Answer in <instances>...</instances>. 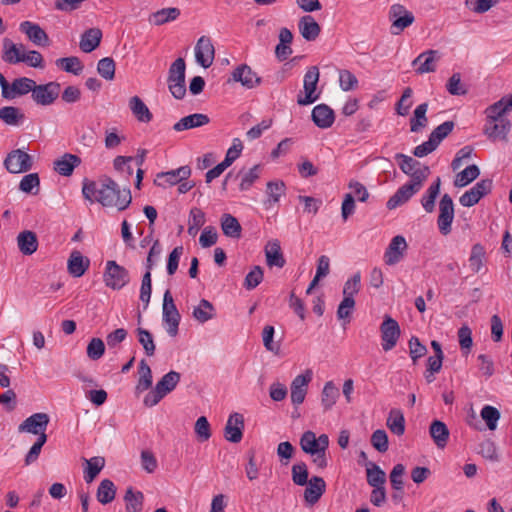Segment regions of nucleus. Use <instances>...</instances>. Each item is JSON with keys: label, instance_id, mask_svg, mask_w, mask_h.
Wrapping results in <instances>:
<instances>
[{"label": "nucleus", "instance_id": "72a5a7b5", "mask_svg": "<svg viewBox=\"0 0 512 512\" xmlns=\"http://www.w3.org/2000/svg\"><path fill=\"white\" fill-rule=\"evenodd\" d=\"M101 39V30L99 28H90L82 34L79 47L83 52L90 53L100 45Z\"/></svg>", "mask_w": 512, "mask_h": 512}, {"label": "nucleus", "instance_id": "423d86ee", "mask_svg": "<svg viewBox=\"0 0 512 512\" xmlns=\"http://www.w3.org/2000/svg\"><path fill=\"white\" fill-rule=\"evenodd\" d=\"M103 281L107 287L120 290L129 283V272L125 267L117 264L116 261H107Z\"/></svg>", "mask_w": 512, "mask_h": 512}, {"label": "nucleus", "instance_id": "c03bdc74", "mask_svg": "<svg viewBox=\"0 0 512 512\" xmlns=\"http://www.w3.org/2000/svg\"><path fill=\"white\" fill-rule=\"evenodd\" d=\"M193 317L200 323H205L215 317V308L211 302L202 299L193 309Z\"/></svg>", "mask_w": 512, "mask_h": 512}, {"label": "nucleus", "instance_id": "09e8293b", "mask_svg": "<svg viewBox=\"0 0 512 512\" xmlns=\"http://www.w3.org/2000/svg\"><path fill=\"white\" fill-rule=\"evenodd\" d=\"M486 252L484 247L477 243L472 246L471 254L469 257V267L474 273L480 272L484 266Z\"/></svg>", "mask_w": 512, "mask_h": 512}, {"label": "nucleus", "instance_id": "bf43d9fd", "mask_svg": "<svg viewBox=\"0 0 512 512\" xmlns=\"http://www.w3.org/2000/svg\"><path fill=\"white\" fill-rule=\"evenodd\" d=\"M457 337L462 354L467 356L473 346L472 330L467 325H463L458 330Z\"/></svg>", "mask_w": 512, "mask_h": 512}, {"label": "nucleus", "instance_id": "ddd939ff", "mask_svg": "<svg viewBox=\"0 0 512 512\" xmlns=\"http://www.w3.org/2000/svg\"><path fill=\"white\" fill-rule=\"evenodd\" d=\"M492 190V180L483 179L477 182L470 190L466 191L459 199L464 207H472L477 204L481 198L489 194Z\"/></svg>", "mask_w": 512, "mask_h": 512}, {"label": "nucleus", "instance_id": "ea45409f", "mask_svg": "<svg viewBox=\"0 0 512 512\" xmlns=\"http://www.w3.org/2000/svg\"><path fill=\"white\" fill-rule=\"evenodd\" d=\"M0 119L6 125L18 126L25 120V115L18 107L4 106L0 108Z\"/></svg>", "mask_w": 512, "mask_h": 512}, {"label": "nucleus", "instance_id": "a211bd4d", "mask_svg": "<svg viewBox=\"0 0 512 512\" xmlns=\"http://www.w3.org/2000/svg\"><path fill=\"white\" fill-rule=\"evenodd\" d=\"M50 418L46 413H35L26 418L19 426L18 431L20 433L26 432L36 434L41 431H46Z\"/></svg>", "mask_w": 512, "mask_h": 512}, {"label": "nucleus", "instance_id": "052dcab7", "mask_svg": "<svg viewBox=\"0 0 512 512\" xmlns=\"http://www.w3.org/2000/svg\"><path fill=\"white\" fill-rule=\"evenodd\" d=\"M469 89V84L462 81L460 73H454L450 76V95L466 96Z\"/></svg>", "mask_w": 512, "mask_h": 512}, {"label": "nucleus", "instance_id": "4468645a", "mask_svg": "<svg viewBox=\"0 0 512 512\" xmlns=\"http://www.w3.org/2000/svg\"><path fill=\"white\" fill-rule=\"evenodd\" d=\"M196 62L203 68H209L215 58V48L208 36H201L195 46Z\"/></svg>", "mask_w": 512, "mask_h": 512}, {"label": "nucleus", "instance_id": "f257e3e1", "mask_svg": "<svg viewBox=\"0 0 512 512\" xmlns=\"http://www.w3.org/2000/svg\"><path fill=\"white\" fill-rule=\"evenodd\" d=\"M96 201L105 207H116L119 211H123L130 205L132 197L130 189L121 190L113 179L105 177L101 181Z\"/></svg>", "mask_w": 512, "mask_h": 512}, {"label": "nucleus", "instance_id": "1a4fd4ad", "mask_svg": "<svg viewBox=\"0 0 512 512\" xmlns=\"http://www.w3.org/2000/svg\"><path fill=\"white\" fill-rule=\"evenodd\" d=\"M380 333L382 339V348L387 352L396 346L401 334V330L398 322L386 314L384 316L383 322L380 325Z\"/></svg>", "mask_w": 512, "mask_h": 512}, {"label": "nucleus", "instance_id": "a18cd8bd", "mask_svg": "<svg viewBox=\"0 0 512 512\" xmlns=\"http://www.w3.org/2000/svg\"><path fill=\"white\" fill-rule=\"evenodd\" d=\"M480 174V170L477 165H468L465 169L456 174L454 179V186L465 187L474 181Z\"/></svg>", "mask_w": 512, "mask_h": 512}, {"label": "nucleus", "instance_id": "69168bd1", "mask_svg": "<svg viewBox=\"0 0 512 512\" xmlns=\"http://www.w3.org/2000/svg\"><path fill=\"white\" fill-rule=\"evenodd\" d=\"M97 72L106 80H113L115 77V61L111 57H105L99 60Z\"/></svg>", "mask_w": 512, "mask_h": 512}, {"label": "nucleus", "instance_id": "f8f14e48", "mask_svg": "<svg viewBox=\"0 0 512 512\" xmlns=\"http://www.w3.org/2000/svg\"><path fill=\"white\" fill-rule=\"evenodd\" d=\"M448 135V121L443 122L432 131L428 141L414 148L413 154L416 157H424L433 152L440 142Z\"/></svg>", "mask_w": 512, "mask_h": 512}, {"label": "nucleus", "instance_id": "13d9d810", "mask_svg": "<svg viewBox=\"0 0 512 512\" xmlns=\"http://www.w3.org/2000/svg\"><path fill=\"white\" fill-rule=\"evenodd\" d=\"M205 223V215L199 208H192L188 220V233L195 236Z\"/></svg>", "mask_w": 512, "mask_h": 512}, {"label": "nucleus", "instance_id": "2eb2a0df", "mask_svg": "<svg viewBox=\"0 0 512 512\" xmlns=\"http://www.w3.org/2000/svg\"><path fill=\"white\" fill-rule=\"evenodd\" d=\"M312 380V371L306 370L305 373L297 375L291 383V402L298 406L305 400L308 384Z\"/></svg>", "mask_w": 512, "mask_h": 512}, {"label": "nucleus", "instance_id": "4be33fe9", "mask_svg": "<svg viewBox=\"0 0 512 512\" xmlns=\"http://www.w3.org/2000/svg\"><path fill=\"white\" fill-rule=\"evenodd\" d=\"M422 186L406 183L401 186L387 201L386 206L389 210H393L406 203Z\"/></svg>", "mask_w": 512, "mask_h": 512}, {"label": "nucleus", "instance_id": "79ce46f5", "mask_svg": "<svg viewBox=\"0 0 512 512\" xmlns=\"http://www.w3.org/2000/svg\"><path fill=\"white\" fill-rule=\"evenodd\" d=\"M390 431L397 436H401L405 432V418L401 410L391 409L386 422Z\"/></svg>", "mask_w": 512, "mask_h": 512}, {"label": "nucleus", "instance_id": "338daca9", "mask_svg": "<svg viewBox=\"0 0 512 512\" xmlns=\"http://www.w3.org/2000/svg\"><path fill=\"white\" fill-rule=\"evenodd\" d=\"M481 417L486 422L489 430H495L500 419V412L497 408L486 405L481 410Z\"/></svg>", "mask_w": 512, "mask_h": 512}, {"label": "nucleus", "instance_id": "5fc2aeb1", "mask_svg": "<svg viewBox=\"0 0 512 512\" xmlns=\"http://www.w3.org/2000/svg\"><path fill=\"white\" fill-rule=\"evenodd\" d=\"M40 179L37 173H30L25 175L20 183L19 189L22 192L37 195L39 192Z\"/></svg>", "mask_w": 512, "mask_h": 512}, {"label": "nucleus", "instance_id": "c85d7f7f", "mask_svg": "<svg viewBox=\"0 0 512 512\" xmlns=\"http://www.w3.org/2000/svg\"><path fill=\"white\" fill-rule=\"evenodd\" d=\"M298 29L306 41H314L321 33V27L311 15L302 16L298 21Z\"/></svg>", "mask_w": 512, "mask_h": 512}, {"label": "nucleus", "instance_id": "cd10ccee", "mask_svg": "<svg viewBox=\"0 0 512 512\" xmlns=\"http://www.w3.org/2000/svg\"><path fill=\"white\" fill-rule=\"evenodd\" d=\"M437 54L438 52L434 50H429L420 54L412 62V65L415 67V71L418 74L434 72L436 69V62L438 60Z\"/></svg>", "mask_w": 512, "mask_h": 512}, {"label": "nucleus", "instance_id": "e2e57ef3", "mask_svg": "<svg viewBox=\"0 0 512 512\" xmlns=\"http://www.w3.org/2000/svg\"><path fill=\"white\" fill-rule=\"evenodd\" d=\"M262 167L260 164L254 165L251 169L245 172L242 176L239 188L241 191H246L251 188V186L257 181L260 177Z\"/></svg>", "mask_w": 512, "mask_h": 512}, {"label": "nucleus", "instance_id": "4d7b16f0", "mask_svg": "<svg viewBox=\"0 0 512 512\" xmlns=\"http://www.w3.org/2000/svg\"><path fill=\"white\" fill-rule=\"evenodd\" d=\"M139 380L136 386L138 391H145L152 385V371L144 359L139 364Z\"/></svg>", "mask_w": 512, "mask_h": 512}, {"label": "nucleus", "instance_id": "6e6552de", "mask_svg": "<svg viewBox=\"0 0 512 512\" xmlns=\"http://www.w3.org/2000/svg\"><path fill=\"white\" fill-rule=\"evenodd\" d=\"M60 84L57 82H49L46 84H34L31 97L33 101L42 106L52 105L59 97Z\"/></svg>", "mask_w": 512, "mask_h": 512}, {"label": "nucleus", "instance_id": "20e7f679", "mask_svg": "<svg viewBox=\"0 0 512 512\" xmlns=\"http://www.w3.org/2000/svg\"><path fill=\"white\" fill-rule=\"evenodd\" d=\"M186 64L183 58H177L170 66L168 72V88L176 99H182L186 94L185 86Z\"/></svg>", "mask_w": 512, "mask_h": 512}, {"label": "nucleus", "instance_id": "6e6d98bb", "mask_svg": "<svg viewBox=\"0 0 512 512\" xmlns=\"http://www.w3.org/2000/svg\"><path fill=\"white\" fill-rule=\"evenodd\" d=\"M367 474V482L372 487H380L384 486L386 482V475L385 472L380 469L379 466H377L374 463H370V467L366 470Z\"/></svg>", "mask_w": 512, "mask_h": 512}, {"label": "nucleus", "instance_id": "8fccbe9b", "mask_svg": "<svg viewBox=\"0 0 512 512\" xmlns=\"http://www.w3.org/2000/svg\"><path fill=\"white\" fill-rule=\"evenodd\" d=\"M428 109L427 103H422L414 110V115L410 120V129L412 132L421 131L428 123L426 112Z\"/></svg>", "mask_w": 512, "mask_h": 512}, {"label": "nucleus", "instance_id": "0e129e2a", "mask_svg": "<svg viewBox=\"0 0 512 512\" xmlns=\"http://www.w3.org/2000/svg\"><path fill=\"white\" fill-rule=\"evenodd\" d=\"M301 449L307 454H314L319 451V445L316 439V434L312 431H306L300 438Z\"/></svg>", "mask_w": 512, "mask_h": 512}, {"label": "nucleus", "instance_id": "7ed1b4c3", "mask_svg": "<svg viewBox=\"0 0 512 512\" xmlns=\"http://www.w3.org/2000/svg\"><path fill=\"white\" fill-rule=\"evenodd\" d=\"M395 159L398 161L401 171L411 177V181L409 183L422 186L423 182L430 174L429 167L420 163L413 157L402 153L396 154Z\"/></svg>", "mask_w": 512, "mask_h": 512}, {"label": "nucleus", "instance_id": "0eeeda50", "mask_svg": "<svg viewBox=\"0 0 512 512\" xmlns=\"http://www.w3.org/2000/svg\"><path fill=\"white\" fill-rule=\"evenodd\" d=\"M388 18L391 22L390 32L399 35L405 28L413 24L415 17L401 4H393L390 7Z\"/></svg>", "mask_w": 512, "mask_h": 512}, {"label": "nucleus", "instance_id": "603ef678", "mask_svg": "<svg viewBox=\"0 0 512 512\" xmlns=\"http://www.w3.org/2000/svg\"><path fill=\"white\" fill-rule=\"evenodd\" d=\"M57 67L61 68L65 72L79 75L83 70V65L80 59L76 56L59 58L56 60Z\"/></svg>", "mask_w": 512, "mask_h": 512}, {"label": "nucleus", "instance_id": "bb28decb", "mask_svg": "<svg viewBox=\"0 0 512 512\" xmlns=\"http://www.w3.org/2000/svg\"><path fill=\"white\" fill-rule=\"evenodd\" d=\"M34 84L35 81L33 79L27 77L16 78L10 83L8 93L4 99L12 100L27 95L30 92L32 93Z\"/></svg>", "mask_w": 512, "mask_h": 512}, {"label": "nucleus", "instance_id": "9d476101", "mask_svg": "<svg viewBox=\"0 0 512 512\" xmlns=\"http://www.w3.org/2000/svg\"><path fill=\"white\" fill-rule=\"evenodd\" d=\"M180 318L181 316L176 308L172 294L167 290L163 297V321L167 324V332L172 337L178 333Z\"/></svg>", "mask_w": 512, "mask_h": 512}, {"label": "nucleus", "instance_id": "774afa93", "mask_svg": "<svg viewBox=\"0 0 512 512\" xmlns=\"http://www.w3.org/2000/svg\"><path fill=\"white\" fill-rule=\"evenodd\" d=\"M263 269L260 266H254L244 279V287L247 290L256 288L263 280Z\"/></svg>", "mask_w": 512, "mask_h": 512}, {"label": "nucleus", "instance_id": "680f3d73", "mask_svg": "<svg viewBox=\"0 0 512 512\" xmlns=\"http://www.w3.org/2000/svg\"><path fill=\"white\" fill-rule=\"evenodd\" d=\"M180 15V10L175 7L162 8L153 14L154 23L162 25L166 22L177 19Z\"/></svg>", "mask_w": 512, "mask_h": 512}, {"label": "nucleus", "instance_id": "a19ab883", "mask_svg": "<svg viewBox=\"0 0 512 512\" xmlns=\"http://www.w3.org/2000/svg\"><path fill=\"white\" fill-rule=\"evenodd\" d=\"M221 228L227 237L238 239L241 237L242 227L239 221L231 214H224L221 219Z\"/></svg>", "mask_w": 512, "mask_h": 512}, {"label": "nucleus", "instance_id": "864d4df0", "mask_svg": "<svg viewBox=\"0 0 512 512\" xmlns=\"http://www.w3.org/2000/svg\"><path fill=\"white\" fill-rule=\"evenodd\" d=\"M136 333L138 336V341L142 345L145 354L149 357L153 356L155 354L156 345L154 343L152 334L142 327H138L136 329Z\"/></svg>", "mask_w": 512, "mask_h": 512}, {"label": "nucleus", "instance_id": "c756f323", "mask_svg": "<svg viewBox=\"0 0 512 512\" xmlns=\"http://www.w3.org/2000/svg\"><path fill=\"white\" fill-rule=\"evenodd\" d=\"M80 164L79 156L65 153L61 158L54 161V170L62 176H70Z\"/></svg>", "mask_w": 512, "mask_h": 512}, {"label": "nucleus", "instance_id": "37998d69", "mask_svg": "<svg viewBox=\"0 0 512 512\" xmlns=\"http://www.w3.org/2000/svg\"><path fill=\"white\" fill-rule=\"evenodd\" d=\"M339 397V390L332 381L325 383L321 393V404L324 411L330 410Z\"/></svg>", "mask_w": 512, "mask_h": 512}, {"label": "nucleus", "instance_id": "5701e85b", "mask_svg": "<svg viewBox=\"0 0 512 512\" xmlns=\"http://www.w3.org/2000/svg\"><path fill=\"white\" fill-rule=\"evenodd\" d=\"M235 82H240L244 87L251 89L261 83V78L246 64L239 65L232 73Z\"/></svg>", "mask_w": 512, "mask_h": 512}, {"label": "nucleus", "instance_id": "3c124183", "mask_svg": "<svg viewBox=\"0 0 512 512\" xmlns=\"http://www.w3.org/2000/svg\"><path fill=\"white\" fill-rule=\"evenodd\" d=\"M85 462L87 467L84 471V479L87 483H91L104 468L105 459L103 457H93L85 460Z\"/></svg>", "mask_w": 512, "mask_h": 512}, {"label": "nucleus", "instance_id": "473e14b6", "mask_svg": "<svg viewBox=\"0 0 512 512\" xmlns=\"http://www.w3.org/2000/svg\"><path fill=\"white\" fill-rule=\"evenodd\" d=\"M17 245L22 254L32 255L38 248L36 233L30 230L20 232L17 236Z\"/></svg>", "mask_w": 512, "mask_h": 512}, {"label": "nucleus", "instance_id": "7c9ffc66", "mask_svg": "<svg viewBox=\"0 0 512 512\" xmlns=\"http://www.w3.org/2000/svg\"><path fill=\"white\" fill-rule=\"evenodd\" d=\"M266 263L269 267H284L286 261L278 240L269 241L265 247Z\"/></svg>", "mask_w": 512, "mask_h": 512}, {"label": "nucleus", "instance_id": "6ab92c4d", "mask_svg": "<svg viewBox=\"0 0 512 512\" xmlns=\"http://www.w3.org/2000/svg\"><path fill=\"white\" fill-rule=\"evenodd\" d=\"M191 175V169L189 166H182L178 169L160 172L157 174L155 183L158 186L165 187L166 184L173 186L180 183L183 180H187Z\"/></svg>", "mask_w": 512, "mask_h": 512}, {"label": "nucleus", "instance_id": "412c9836", "mask_svg": "<svg viewBox=\"0 0 512 512\" xmlns=\"http://www.w3.org/2000/svg\"><path fill=\"white\" fill-rule=\"evenodd\" d=\"M19 29L35 45L46 46L49 44V37L47 33L36 23L23 21L20 23Z\"/></svg>", "mask_w": 512, "mask_h": 512}, {"label": "nucleus", "instance_id": "e433bc0d", "mask_svg": "<svg viewBox=\"0 0 512 512\" xmlns=\"http://www.w3.org/2000/svg\"><path fill=\"white\" fill-rule=\"evenodd\" d=\"M129 108L136 119L143 123H148L152 120L153 115L147 105L138 96H133L129 100Z\"/></svg>", "mask_w": 512, "mask_h": 512}, {"label": "nucleus", "instance_id": "f704fd0d", "mask_svg": "<svg viewBox=\"0 0 512 512\" xmlns=\"http://www.w3.org/2000/svg\"><path fill=\"white\" fill-rule=\"evenodd\" d=\"M89 264V259L75 250L68 259V271L74 277H81L88 269Z\"/></svg>", "mask_w": 512, "mask_h": 512}, {"label": "nucleus", "instance_id": "aec40b11", "mask_svg": "<svg viewBox=\"0 0 512 512\" xmlns=\"http://www.w3.org/2000/svg\"><path fill=\"white\" fill-rule=\"evenodd\" d=\"M511 123L508 119H500L497 121H486L484 133L493 141H508L507 135L510 131Z\"/></svg>", "mask_w": 512, "mask_h": 512}, {"label": "nucleus", "instance_id": "b1692460", "mask_svg": "<svg viewBox=\"0 0 512 512\" xmlns=\"http://www.w3.org/2000/svg\"><path fill=\"white\" fill-rule=\"evenodd\" d=\"M306 485L304 499L309 505H314L325 493L326 483L322 477L313 476Z\"/></svg>", "mask_w": 512, "mask_h": 512}, {"label": "nucleus", "instance_id": "de8ad7c7", "mask_svg": "<svg viewBox=\"0 0 512 512\" xmlns=\"http://www.w3.org/2000/svg\"><path fill=\"white\" fill-rule=\"evenodd\" d=\"M143 493L140 491L134 492L132 487L126 490L124 500L126 502L127 512H141L143 508Z\"/></svg>", "mask_w": 512, "mask_h": 512}, {"label": "nucleus", "instance_id": "4c0bfd02", "mask_svg": "<svg viewBox=\"0 0 512 512\" xmlns=\"http://www.w3.org/2000/svg\"><path fill=\"white\" fill-rule=\"evenodd\" d=\"M510 104V98L506 99L505 97L496 103L490 105L485 110L486 121H497L500 119H507L505 114L508 110L512 108Z\"/></svg>", "mask_w": 512, "mask_h": 512}, {"label": "nucleus", "instance_id": "39448f33", "mask_svg": "<svg viewBox=\"0 0 512 512\" xmlns=\"http://www.w3.org/2000/svg\"><path fill=\"white\" fill-rule=\"evenodd\" d=\"M319 69L317 66H311L304 75L303 89L304 96L300 93L297 97V103L306 106L314 103L319 99L320 93L317 92V84L319 82Z\"/></svg>", "mask_w": 512, "mask_h": 512}, {"label": "nucleus", "instance_id": "dca6fc26", "mask_svg": "<svg viewBox=\"0 0 512 512\" xmlns=\"http://www.w3.org/2000/svg\"><path fill=\"white\" fill-rule=\"evenodd\" d=\"M407 248L408 245L403 236L397 235L393 237L384 253L385 264L392 266L400 262Z\"/></svg>", "mask_w": 512, "mask_h": 512}, {"label": "nucleus", "instance_id": "49530a36", "mask_svg": "<svg viewBox=\"0 0 512 512\" xmlns=\"http://www.w3.org/2000/svg\"><path fill=\"white\" fill-rule=\"evenodd\" d=\"M116 495V487L114 483L109 479H104L100 482L97 489V500L101 504H108L112 502Z\"/></svg>", "mask_w": 512, "mask_h": 512}, {"label": "nucleus", "instance_id": "9b49d317", "mask_svg": "<svg viewBox=\"0 0 512 512\" xmlns=\"http://www.w3.org/2000/svg\"><path fill=\"white\" fill-rule=\"evenodd\" d=\"M4 166L10 173H23L33 166L32 157L21 149L12 150L4 160Z\"/></svg>", "mask_w": 512, "mask_h": 512}, {"label": "nucleus", "instance_id": "2f4dec72", "mask_svg": "<svg viewBox=\"0 0 512 512\" xmlns=\"http://www.w3.org/2000/svg\"><path fill=\"white\" fill-rule=\"evenodd\" d=\"M210 122L206 114L195 113L181 118L174 124L173 129L177 132L192 128L202 127Z\"/></svg>", "mask_w": 512, "mask_h": 512}, {"label": "nucleus", "instance_id": "f3484780", "mask_svg": "<svg viewBox=\"0 0 512 512\" xmlns=\"http://www.w3.org/2000/svg\"><path fill=\"white\" fill-rule=\"evenodd\" d=\"M244 418L240 413H232L224 428V437L231 443H239L243 437Z\"/></svg>", "mask_w": 512, "mask_h": 512}, {"label": "nucleus", "instance_id": "393cba45", "mask_svg": "<svg viewBox=\"0 0 512 512\" xmlns=\"http://www.w3.org/2000/svg\"><path fill=\"white\" fill-rule=\"evenodd\" d=\"M25 56V47L23 44H15L9 38L3 39L2 59L9 64L20 63Z\"/></svg>", "mask_w": 512, "mask_h": 512}, {"label": "nucleus", "instance_id": "c9c22d12", "mask_svg": "<svg viewBox=\"0 0 512 512\" xmlns=\"http://www.w3.org/2000/svg\"><path fill=\"white\" fill-rule=\"evenodd\" d=\"M429 434L435 445L444 449L448 443V428L446 424L440 420H434L429 428Z\"/></svg>", "mask_w": 512, "mask_h": 512}, {"label": "nucleus", "instance_id": "f03ea898", "mask_svg": "<svg viewBox=\"0 0 512 512\" xmlns=\"http://www.w3.org/2000/svg\"><path fill=\"white\" fill-rule=\"evenodd\" d=\"M181 375L176 371H170L165 374L143 400L147 407L157 405L167 394L172 392L180 382Z\"/></svg>", "mask_w": 512, "mask_h": 512}, {"label": "nucleus", "instance_id": "58836bf2", "mask_svg": "<svg viewBox=\"0 0 512 512\" xmlns=\"http://www.w3.org/2000/svg\"><path fill=\"white\" fill-rule=\"evenodd\" d=\"M441 179L438 177L427 189L426 193L421 198V205L427 213H432L435 210L436 199L440 192Z\"/></svg>", "mask_w": 512, "mask_h": 512}, {"label": "nucleus", "instance_id": "a878e982", "mask_svg": "<svg viewBox=\"0 0 512 512\" xmlns=\"http://www.w3.org/2000/svg\"><path fill=\"white\" fill-rule=\"evenodd\" d=\"M311 117L314 124L321 129L331 127L335 121L334 111L326 104L315 106Z\"/></svg>", "mask_w": 512, "mask_h": 512}]
</instances>
